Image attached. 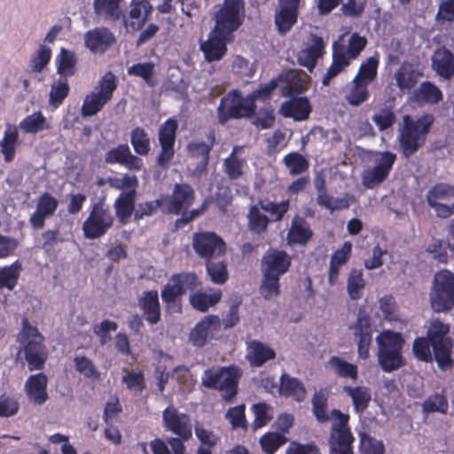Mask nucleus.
Segmentation results:
<instances>
[{
	"label": "nucleus",
	"mask_w": 454,
	"mask_h": 454,
	"mask_svg": "<svg viewBox=\"0 0 454 454\" xmlns=\"http://www.w3.org/2000/svg\"><path fill=\"white\" fill-rule=\"evenodd\" d=\"M51 58V49L45 44H40L37 51L31 59V69L40 73L49 64Z\"/></svg>",
	"instance_id": "obj_60"
},
{
	"label": "nucleus",
	"mask_w": 454,
	"mask_h": 454,
	"mask_svg": "<svg viewBox=\"0 0 454 454\" xmlns=\"http://www.w3.org/2000/svg\"><path fill=\"white\" fill-rule=\"evenodd\" d=\"M20 145V140L18 126L7 123L4 136L0 139V153L3 154L5 162L8 163L14 160L16 150Z\"/></svg>",
	"instance_id": "obj_31"
},
{
	"label": "nucleus",
	"mask_w": 454,
	"mask_h": 454,
	"mask_svg": "<svg viewBox=\"0 0 454 454\" xmlns=\"http://www.w3.org/2000/svg\"><path fill=\"white\" fill-rule=\"evenodd\" d=\"M429 300L435 312H446L454 307V273L447 270L435 273Z\"/></svg>",
	"instance_id": "obj_6"
},
{
	"label": "nucleus",
	"mask_w": 454,
	"mask_h": 454,
	"mask_svg": "<svg viewBox=\"0 0 454 454\" xmlns=\"http://www.w3.org/2000/svg\"><path fill=\"white\" fill-rule=\"evenodd\" d=\"M349 65L348 61L346 60L343 52L333 51V63L327 69L326 74L324 75L322 83L324 86H328L331 81L336 77L344 67Z\"/></svg>",
	"instance_id": "obj_54"
},
{
	"label": "nucleus",
	"mask_w": 454,
	"mask_h": 454,
	"mask_svg": "<svg viewBox=\"0 0 454 454\" xmlns=\"http://www.w3.org/2000/svg\"><path fill=\"white\" fill-rule=\"evenodd\" d=\"M426 200L438 218L445 219L454 215V185L439 183L427 193Z\"/></svg>",
	"instance_id": "obj_12"
},
{
	"label": "nucleus",
	"mask_w": 454,
	"mask_h": 454,
	"mask_svg": "<svg viewBox=\"0 0 454 454\" xmlns=\"http://www.w3.org/2000/svg\"><path fill=\"white\" fill-rule=\"evenodd\" d=\"M365 287V280L361 270L353 269L347 278V292L349 298L357 301L362 297V292Z\"/></svg>",
	"instance_id": "obj_46"
},
{
	"label": "nucleus",
	"mask_w": 454,
	"mask_h": 454,
	"mask_svg": "<svg viewBox=\"0 0 454 454\" xmlns=\"http://www.w3.org/2000/svg\"><path fill=\"white\" fill-rule=\"evenodd\" d=\"M59 201L49 192H43L37 200L36 209L30 215L29 223L35 229H43L46 218L54 215Z\"/></svg>",
	"instance_id": "obj_21"
},
{
	"label": "nucleus",
	"mask_w": 454,
	"mask_h": 454,
	"mask_svg": "<svg viewBox=\"0 0 454 454\" xmlns=\"http://www.w3.org/2000/svg\"><path fill=\"white\" fill-rule=\"evenodd\" d=\"M152 12V5L147 0H132L129 20H124L127 29L138 30L147 20Z\"/></svg>",
	"instance_id": "obj_30"
},
{
	"label": "nucleus",
	"mask_w": 454,
	"mask_h": 454,
	"mask_svg": "<svg viewBox=\"0 0 454 454\" xmlns=\"http://www.w3.org/2000/svg\"><path fill=\"white\" fill-rule=\"evenodd\" d=\"M311 112L309 101L305 97L294 98L281 104L279 113L282 116L293 118L296 121L307 120Z\"/></svg>",
	"instance_id": "obj_28"
},
{
	"label": "nucleus",
	"mask_w": 454,
	"mask_h": 454,
	"mask_svg": "<svg viewBox=\"0 0 454 454\" xmlns=\"http://www.w3.org/2000/svg\"><path fill=\"white\" fill-rule=\"evenodd\" d=\"M281 92L286 97H294L302 93L306 83L298 70L291 69L279 75Z\"/></svg>",
	"instance_id": "obj_34"
},
{
	"label": "nucleus",
	"mask_w": 454,
	"mask_h": 454,
	"mask_svg": "<svg viewBox=\"0 0 454 454\" xmlns=\"http://www.w3.org/2000/svg\"><path fill=\"white\" fill-rule=\"evenodd\" d=\"M249 226L250 229L257 233H262L267 229L269 219L260 211L258 205L253 206L250 208L249 215Z\"/></svg>",
	"instance_id": "obj_62"
},
{
	"label": "nucleus",
	"mask_w": 454,
	"mask_h": 454,
	"mask_svg": "<svg viewBox=\"0 0 454 454\" xmlns=\"http://www.w3.org/2000/svg\"><path fill=\"white\" fill-rule=\"evenodd\" d=\"M275 356V351L261 341L251 340L247 342L246 358L251 366H262L267 361L274 359Z\"/></svg>",
	"instance_id": "obj_32"
},
{
	"label": "nucleus",
	"mask_w": 454,
	"mask_h": 454,
	"mask_svg": "<svg viewBox=\"0 0 454 454\" xmlns=\"http://www.w3.org/2000/svg\"><path fill=\"white\" fill-rule=\"evenodd\" d=\"M130 143L137 154L145 156L149 153L150 139L143 128L137 127L131 131Z\"/></svg>",
	"instance_id": "obj_51"
},
{
	"label": "nucleus",
	"mask_w": 454,
	"mask_h": 454,
	"mask_svg": "<svg viewBox=\"0 0 454 454\" xmlns=\"http://www.w3.org/2000/svg\"><path fill=\"white\" fill-rule=\"evenodd\" d=\"M415 97L419 101L427 103H437L442 99L441 90L429 82H422L415 91Z\"/></svg>",
	"instance_id": "obj_55"
},
{
	"label": "nucleus",
	"mask_w": 454,
	"mask_h": 454,
	"mask_svg": "<svg viewBox=\"0 0 454 454\" xmlns=\"http://www.w3.org/2000/svg\"><path fill=\"white\" fill-rule=\"evenodd\" d=\"M116 78L111 72L106 73L92 91L86 95L81 108L83 117L97 114L112 98L116 90Z\"/></svg>",
	"instance_id": "obj_9"
},
{
	"label": "nucleus",
	"mask_w": 454,
	"mask_h": 454,
	"mask_svg": "<svg viewBox=\"0 0 454 454\" xmlns=\"http://www.w3.org/2000/svg\"><path fill=\"white\" fill-rule=\"evenodd\" d=\"M243 148L244 146L240 145L233 146L230 155L223 160V171L231 180L240 178L245 173L244 168L247 166V160L239 157Z\"/></svg>",
	"instance_id": "obj_37"
},
{
	"label": "nucleus",
	"mask_w": 454,
	"mask_h": 454,
	"mask_svg": "<svg viewBox=\"0 0 454 454\" xmlns=\"http://www.w3.org/2000/svg\"><path fill=\"white\" fill-rule=\"evenodd\" d=\"M396 160L391 152H380L376 154L374 165L366 168L362 173V184L367 189H373L381 184L389 175Z\"/></svg>",
	"instance_id": "obj_14"
},
{
	"label": "nucleus",
	"mask_w": 454,
	"mask_h": 454,
	"mask_svg": "<svg viewBox=\"0 0 454 454\" xmlns=\"http://www.w3.org/2000/svg\"><path fill=\"white\" fill-rule=\"evenodd\" d=\"M434 121L432 114H424L417 119H412L410 115L403 117L397 141L405 158H410L424 145Z\"/></svg>",
	"instance_id": "obj_1"
},
{
	"label": "nucleus",
	"mask_w": 454,
	"mask_h": 454,
	"mask_svg": "<svg viewBox=\"0 0 454 454\" xmlns=\"http://www.w3.org/2000/svg\"><path fill=\"white\" fill-rule=\"evenodd\" d=\"M352 329L358 341V356L362 359H366L369 356V348L372 340V328L370 324V317L365 313L360 311Z\"/></svg>",
	"instance_id": "obj_19"
},
{
	"label": "nucleus",
	"mask_w": 454,
	"mask_h": 454,
	"mask_svg": "<svg viewBox=\"0 0 454 454\" xmlns=\"http://www.w3.org/2000/svg\"><path fill=\"white\" fill-rule=\"evenodd\" d=\"M18 129H20L27 134H36L42 131L50 130L51 126L42 112L37 111L21 120L19 123Z\"/></svg>",
	"instance_id": "obj_41"
},
{
	"label": "nucleus",
	"mask_w": 454,
	"mask_h": 454,
	"mask_svg": "<svg viewBox=\"0 0 454 454\" xmlns=\"http://www.w3.org/2000/svg\"><path fill=\"white\" fill-rule=\"evenodd\" d=\"M368 98L367 83L355 77L352 85L347 93L346 98L352 106H359Z\"/></svg>",
	"instance_id": "obj_52"
},
{
	"label": "nucleus",
	"mask_w": 454,
	"mask_h": 454,
	"mask_svg": "<svg viewBox=\"0 0 454 454\" xmlns=\"http://www.w3.org/2000/svg\"><path fill=\"white\" fill-rule=\"evenodd\" d=\"M47 383L48 379L43 373L33 374L28 377L25 383V390L31 403L42 405L48 400Z\"/></svg>",
	"instance_id": "obj_26"
},
{
	"label": "nucleus",
	"mask_w": 454,
	"mask_h": 454,
	"mask_svg": "<svg viewBox=\"0 0 454 454\" xmlns=\"http://www.w3.org/2000/svg\"><path fill=\"white\" fill-rule=\"evenodd\" d=\"M222 294L220 291L212 294L196 293L190 297L192 306L201 312H205L209 307L215 305L221 299Z\"/></svg>",
	"instance_id": "obj_49"
},
{
	"label": "nucleus",
	"mask_w": 454,
	"mask_h": 454,
	"mask_svg": "<svg viewBox=\"0 0 454 454\" xmlns=\"http://www.w3.org/2000/svg\"><path fill=\"white\" fill-rule=\"evenodd\" d=\"M449 326L439 320H434L430 324L427 331V337L431 342L434 358L438 366L445 371L452 367L451 353V341L447 333H449Z\"/></svg>",
	"instance_id": "obj_11"
},
{
	"label": "nucleus",
	"mask_w": 454,
	"mask_h": 454,
	"mask_svg": "<svg viewBox=\"0 0 454 454\" xmlns=\"http://www.w3.org/2000/svg\"><path fill=\"white\" fill-rule=\"evenodd\" d=\"M344 392L351 397L354 410L356 413H362L368 407L371 401V391L367 387L358 386L343 387Z\"/></svg>",
	"instance_id": "obj_44"
},
{
	"label": "nucleus",
	"mask_w": 454,
	"mask_h": 454,
	"mask_svg": "<svg viewBox=\"0 0 454 454\" xmlns=\"http://www.w3.org/2000/svg\"><path fill=\"white\" fill-rule=\"evenodd\" d=\"M242 370L235 365L212 367L204 371L201 384L207 388L219 390L222 398L231 402L238 394Z\"/></svg>",
	"instance_id": "obj_3"
},
{
	"label": "nucleus",
	"mask_w": 454,
	"mask_h": 454,
	"mask_svg": "<svg viewBox=\"0 0 454 454\" xmlns=\"http://www.w3.org/2000/svg\"><path fill=\"white\" fill-rule=\"evenodd\" d=\"M312 44L301 50L298 54L299 64L312 71L317 59L323 55L325 48L324 41L317 35L312 36Z\"/></svg>",
	"instance_id": "obj_36"
},
{
	"label": "nucleus",
	"mask_w": 454,
	"mask_h": 454,
	"mask_svg": "<svg viewBox=\"0 0 454 454\" xmlns=\"http://www.w3.org/2000/svg\"><path fill=\"white\" fill-rule=\"evenodd\" d=\"M420 75L414 65L403 62L395 73L396 86L402 91H409L416 85Z\"/></svg>",
	"instance_id": "obj_38"
},
{
	"label": "nucleus",
	"mask_w": 454,
	"mask_h": 454,
	"mask_svg": "<svg viewBox=\"0 0 454 454\" xmlns=\"http://www.w3.org/2000/svg\"><path fill=\"white\" fill-rule=\"evenodd\" d=\"M200 285V280L193 272H181L171 276L161 290V299L166 304V310L170 314L180 313L181 296L187 292L194 291Z\"/></svg>",
	"instance_id": "obj_4"
},
{
	"label": "nucleus",
	"mask_w": 454,
	"mask_h": 454,
	"mask_svg": "<svg viewBox=\"0 0 454 454\" xmlns=\"http://www.w3.org/2000/svg\"><path fill=\"white\" fill-rule=\"evenodd\" d=\"M279 391L282 395L292 397L297 402H302L307 393L301 381L286 373L280 378Z\"/></svg>",
	"instance_id": "obj_40"
},
{
	"label": "nucleus",
	"mask_w": 454,
	"mask_h": 454,
	"mask_svg": "<svg viewBox=\"0 0 454 454\" xmlns=\"http://www.w3.org/2000/svg\"><path fill=\"white\" fill-rule=\"evenodd\" d=\"M331 416L330 454H354L352 444L355 438L348 427L349 416L335 409Z\"/></svg>",
	"instance_id": "obj_8"
},
{
	"label": "nucleus",
	"mask_w": 454,
	"mask_h": 454,
	"mask_svg": "<svg viewBox=\"0 0 454 454\" xmlns=\"http://www.w3.org/2000/svg\"><path fill=\"white\" fill-rule=\"evenodd\" d=\"M136 190L122 192L114 202L116 215L119 220L124 223L130 217L134 211Z\"/></svg>",
	"instance_id": "obj_43"
},
{
	"label": "nucleus",
	"mask_w": 454,
	"mask_h": 454,
	"mask_svg": "<svg viewBox=\"0 0 454 454\" xmlns=\"http://www.w3.org/2000/svg\"><path fill=\"white\" fill-rule=\"evenodd\" d=\"M114 223V216L103 203H95L82 223L84 237L94 239L104 236Z\"/></svg>",
	"instance_id": "obj_13"
},
{
	"label": "nucleus",
	"mask_w": 454,
	"mask_h": 454,
	"mask_svg": "<svg viewBox=\"0 0 454 454\" xmlns=\"http://www.w3.org/2000/svg\"><path fill=\"white\" fill-rule=\"evenodd\" d=\"M379 346L378 361L382 370L391 372L404 364L401 350L403 339L400 333L384 331L376 337Z\"/></svg>",
	"instance_id": "obj_5"
},
{
	"label": "nucleus",
	"mask_w": 454,
	"mask_h": 454,
	"mask_svg": "<svg viewBox=\"0 0 454 454\" xmlns=\"http://www.w3.org/2000/svg\"><path fill=\"white\" fill-rule=\"evenodd\" d=\"M345 35H341L339 40L333 43V50L337 52L342 50L343 55L348 63L351 59H355L358 57L360 52L364 49L367 43V40L364 36H361L357 33H354L348 39V45L346 47L343 44V38Z\"/></svg>",
	"instance_id": "obj_33"
},
{
	"label": "nucleus",
	"mask_w": 454,
	"mask_h": 454,
	"mask_svg": "<svg viewBox=\"0 0 454 454\" xmlns=\"http://www.w3.org/2000/svg\"><path fill=\"white\" fill-rule=\"evenodd\" d=\"M263 273V278L260 286V293L262 296L270 300L275 296H278L279 291V277L270 274Z\"/></svg>",
	"instance_id": "obj_57"
},
{
	"label": "nucleus",
	"mask_w": 454,
	"mask_h": 454,
	"mask_svg": "<svg viewBox=\"0 0 454 454\" xmlns=\"http://www.w3.org/2000/svg\"><path fill=\"white\" fill-rule=\"evenodd\" d=\"M286 442V438L278 433H267L260 438V444L266 454H273Z\"/></svg>",
	"instance_id": "obj_58"
},
{
	"label": "nucleus",
	"mask_w": 454,
	"mask_h": 454,
	"mask_svg": "<svg viewBox=\"0 0 454 454\" xmlns=\"http://www.w3.org/2000/svg\"><path fill=\"white\" fill-rule=\"evenodd\" d=\"M448 401L442 394H435L427 397L422 404L423 412L427 414L432 412L445 414L448 411Z\"/></svg>",
	"instance_id": "obj_56"
},
{
	"label": "nucleus",
	"mask_w": 454,
	"mask_h": 454,
	"mask_svg": "<svg viewBox=\"0 0 454 454\" xmlns=\"http://www.w3.org/2000/svg\"><path fill=\"white\" fill-rule=\"evenodd\" d=\"M220 327L221 321L217 316H207L192 329L189 340L195 347H203L208 338H212L214 333L219 331Z\"/></svg>",
	"instance_id": "obj_18"
},
{
	"label": "nucleus",
	"mask_w": 454,
	"mask_h": 454,
	"mask_svg": "<svg viewBox=\"0 0 454 454\" xmlns=\"http://www.w3.org/2000/svg\"><path fill=\"white\" fill-rule=\"evenodd\" d=\"M328 365L334 373L340 378H350L352 380H356L357 378L356 365L350 364L339 356H332L328 361Z\"/></svg>",
	"instance_id": "obj_48"
},
{
	"label": "nucleus",
	"mask_w": 454,
	"mask_h": 454,
	"mask_svg": "<svg viewBox=\"0 0 454 454\" xmlns=\"http://www.w3.org/2000/svg\"><path fill=\"white\" fill-rule=\"evenodd\" d=\"M231 38V36H223L213 30L208 40L200 44V49L206 59L209 62L221 59L226 52V43Z\"/></svg>",
	"instance_id": "obj_29"
},
{
	"label": "nucleus",
	"mask_w": 454,
	"mask_h": 454,
	"mask_svg": "<svg viewBox=\"0 0 454 454\" xmlns=\"http://www.w3.org/2000/svg\"><path fill=\"white\" fill-rule=\"evenodd\" d=\"M121 2L122 0H94V12L105 20L117 21L124 18Z\"/></svg>",
	"instance_id": "obj_35"
},
{
	"label": "nucleus",
	"mask_w": 454,
	"mask_h": 454,
	"mask_svg": "<svg viewBox=\"0 0 454 454\" xmlns=\"http://www.w3.org/2000/svg\"><path fill=\"white\" fill-rule=\"evenodd\" d=\"M21 264L16 261L9 266L0 268V289L7 288L12 291L18 283Z\"/></svg>",
	"instance_id": "obj_47"
},
{
	"label": "nucleus",
	"mask_w": 454,
	"mask_h": 454,
	"mask_svg": "<svg viewBox=\"0 0 454 454\" xmlns=\"http://www.w3.org/2000/svg\"><path fill=\"white\" fill-rule=\"evenodd\" d=\"M283 162L292 176L306 172L309 166L308 160L299 153L286 154L283 159Z\"/></svg>",
	"instance_id": "obj_50"
},
{
	"label": "nucleus",
	"mask_w": 454,
	"mask_h": 454,
	"mask_svg": "<svg viewBox=\"0 0 454 454\" xmlns=\"http://www.w3.org/2000/svg\"><path fill=\"white\" fill-rule=\"evenodd\" d=\"M252 410L254 414L253 422L254 430L265 426L272 419L271 407L264 403L254 404Z\"/></svg>",
	"instance_id": "obj_63"
},
{
	"label": "nucleus",
	"mask_w": 454,
	"mask_h": 454,
	"mask_svg": "<svg viewBox=\"0 0 454 454\" xmlns=\"http://www.w3.org/2000/svg\"><path fill=\"white\" fill-rule=\"evenodd\" d=\"M433 67L446 79L454 75V56L447 49L437 50L433 56Z\"/></svg>",
	"instance_id": "obj_39"
},
{
	"label": "nucleus",
	"mask_w": 454,
	"mask_h": 454,
	"mask_svg": "<svg viewBox=\"0 0 454 454\" xmlns=\"http://www.w3.org/2000/svg\"><path fill=\"white\" fill-rule=\"evenodd\" d=\"M254 103L249 95L246 98L237 90L221 98L217 107L218 121L225 124L231 119L247 118L254 113Z\"/></svg>",
	"instance_id": "obj_7"
},
{
	"label": "nucleus",
	"mask_w": 454,
	"mask_h": 454,
	"mask_svg": "<svg viewBox=\"0 0 454 454\" xmlns=\"http://www.w3.org/2000/svg\"><path fill=\"white\" fill-rule=\"evenodd\" d=\"M360 447L364 454H384L382 442L373 439L364 433L359 434Z\"/></svg>",
	"instance_id": "obj_64"
},
{
	"label": "nucleus",
	"mask_w": 454,
	"mask_h": 454,
	"mask_svg": "<svg viewBox=\"0 0 454 454\" xmlns=\"http://www.w3.org/2000/svg\"><path fill=\"white\" fill-rule=\"evenodd\" d=\"M57 73L67 78L74 74L76 70L77 58L76 54L69 50L61 48L59 53L56 56Z\"/></svg>",
	"instance_id": "obj_42"
},
{
	"label": "nucleus",
	"mask_w": 454,
	"mask_h": 454,
	"mask_svg": "<svg viewBox=\"0 0 454 454\" xmlns=\"http://www.w3.org/2000/svg\"><path fill=\"white\" fill-rule=\"evenodd\" d=\"M138 307L148 324L153 325L160 322V305L156 290L144 292L138 299Z\"/></svg>",
	"instance_id": "obj_27"
},
{
	"label": "nucleus",
	"mask_w": 454,
	"mask_h": 454,
	"mask_svg": "<svg viewBox=\"0 0 454 454\" xmlns=\"http://www.w3.org/2000/svg\"><path fill=\"white\" fill-rule=\"evenodd\" d=\"M178 124L174 119H168L159 128V143L161 147L157 158V163L165 167L172 160L175 154L174 145Z\"/></svg>",
	"instance_id": "obj_16"
},
{
	"label": "nucleus",
	"mask_w": 454,
	"mask_h": 454,
	"mask_svg": "<svg viewBox=\"0 0 454 454\" xmlns=\"http://www.w3.org/2000/svg\"><path fill=\"white\" fill-rule=\"evenodd\" d=\"M69 93V84L65 77H60L55 81L51 87L50 104L54 107H58Z\"/></svg>",
	"instance_id": "obj_53"
},
{
	"label": "nucleus",
	"mask_w": 454,
	"mask_h": 454,
	"mask_svg": "<svg viewBox=\"0 0 454 454\" xmlns=\"http://www.w3.org/2000/svg\"><path fill=\"white\" fill-rule=\"evenodd\" d=\"M193 188L187 184H176L171 197L168 200V212L178 215L186 210L194 201Z\"/></svg>",
	"instance_id": "obj_20"
},
{
	"label": "nucleus",
	"mask_w": 454,
	"mask_h": 454,
	"mask_svg": "<svg viewBox=\"0 0 454 454\" xmlns=\"http://www.w3.org/2000/svg\"><path fill=\"white\" fill-rule=\"evenodd\" d=\"M114 42V34L104 27H96L84 34V44L93 53H104Z\"/></svg>",
	"instance_id": "obj_22"
},
{
	"label": "nucleus",
	"mask_w": 454,
	"mask_h": 454,
	"mask_svg": "<svg viewBox=\"0 0 454 454\" xmlns=\"http://www.w3.org/2000/svg\"><path fill=\"white\" fill-rule=\"evenodd\" d=\"M105 161L110 164L119 163L130 170H140L142 160L131 153L128 145H120L110 150L105 157Z\"/></svg>",
	"instance_id": "obj_25"
},
{
	"label": "nucleus",
	"mask_w": 454,
	"mask_h": 454,
	"mask_svg": "<svg viewBox=\"0 0 454 454\" xmlns=\"http://www.w3.org/2000/svg\"><path fill=\"white\" fill-rule=\"evenodd\" d=\"M215 27L223 36H231L242 24L245 18L243 0H224L223 6L215 14Z\"/></svg>",
	"instance_id": "obj_10"
},
{
	"label": "nucleus",
	"mask_w": 454,
	"mask_h": 454,
	"mask_svg": "<svg viewBox=\"0 0 454 454\" xmlns=\"http://www.w3.org/2000/svg\"><path fill=\"white\" fill-rule=\"evenodd\" d=\"M312 236V231L302 218H294L292 226L287 233V238L291 243L304 244Z\"/></svg>",
	"instance_id": "obj_45"
},
{
	"label": "nucleus",
	"mask_w": 454,
	"mask_h": 454,
	"mask_svg": "<svg viewBox=\"0 0 454 454\" xmlns=\"http://www.w3.org/2000/svg\"><path fill=\"white\" fill-rule=\"evenodd\" d=\"M291 265V257L284 251L269 250L262 260V270L266 274L280 277Z\"/></svg>",
	"instance_id": "obj_23"
},
{
	"label": "nucleus",
	"mask_w": 454,
	"mask_h": 454,
	"mask_svg": "<svg viewBox=\"0 0 454 454\" xmlns=\"http://www.w3.org/2000/svg\"><path fill=\"white\" fill-rule=\"evenodd\" d=\"M372 120L378 126L379 129L383 131L394 125L395 114L390 107L384 106L374 113Z\"/></svg>",
	"instance_id": "obj_59"
},
{
	"label": "nucleus",
	"mask_w": 454,
	"mask_h": 454,
	"mask_svg": "<svg viewBox=\"0 0 454 454\" xmlns=\"http://www.w3.org/2000/svg\"><path fill=\"white\" fill-rule=\"evenodd\" d=\"M379 59L376 57H370L365 62L362 63L358 74L356 77L367 84L374 80L377 75Z\"/></svg>",
	"instance_id": "obj_61"
},
{
	"label": "nucleus",
	"mask_w": 454,
	"mask_h": 454,
	"mask_svg": "<svg viewBox=\"0 0 454 454\" xmlns=\"http://www.w3.org/2000/svg\"><path fill=\"white\" fill-rule=\"evenodd\" d=\"M192 247L196 254L207 261L222 255L225 252V242L214 232L204 231L194 233Z\"/></svg>",
	"instance_id": "obj_15"
},
{
	"label": "nucleus",
	"mask_w": 454,
	"mask_h": 454,
	"mask_svg": "<svg viewBox=\"0 0 454 454\" xmlns=\"http://www.w3.org/2000/svg\"><path fill=\"white\" fill-rule=\"evenodd\" d=\"M162 423L167 431L178 435L183 440H188L192 436V424L190 417L181 412L172 404L162 412Z\"/></svg>",
	"instance_id": "obj_17"
},
{
	"label": "nucleus",
	"mask_w": 454,
	"mask_h": 454,
	"mask_svg": "<svg viewBox=\"0 0 454 454\" xmlns=\"http://www.w3.org/2000/svg\"><path fill=\"white\" fill-rule=\"evenodd\" d=\"M17 340L20 344V352H24L28 370L43 369L48 357L47 348L43 344L44 337L26 318L22 320V329Z\"/></svg>",
	"instance_id": "obj_2"
},
{
	"label": "nucleus",
	"mask_w": 454,
	"mask_h": 454,
	"mask_svg": "<svg viewBox=\"0 0 454 454\" xmlns=\"http://www.w3.org/2000/svg\"><path fill=\"white\" fill-rule=\"evenodd\" d=\"M300 0H279L275 23L281 34H286L297 20Z\"/></svg>",
	"instance_id": "obj_24"
}]
</instances>
